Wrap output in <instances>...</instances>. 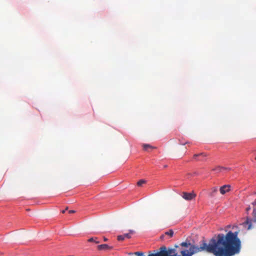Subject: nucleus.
I'll return each instance as SVG.
<instances>
[{"mask_svg": "<svg viewBox=\"0 0 256 256\" xmlns=\"http://www.w3.org/2000/svg\"><path fill=\"white\" fill-rule=\"evenodd\" d=\"M238 232H228L226 234H218L216 238H212L207 244L202 241L200 246H192L190 250H183L180 254L175 256H192L194 254L205 251L215 256H234L239 254L241 249V242L238 238Z\"/></svg>", "mask_w": 256, "mask_h": 256, "instance_id": "obj_1", "label": "nucleus"}, {"mask_svg": "<svg viewBox=\"0 0 256 256\" xmlns=\"http://www.w3.org/2000/svg\"><path fill=\"white\" fill-rule=\"evenodd\" d=\"M252 215L253 219H251L248 217L246 218V220L244 222L242 225V226L247 230H250L252 228V223L256 222V209L254 208L252 210Z\"/></svg>", "mask_w": 256, "mask_h": 256, "instance_id": "obj_2", "label": "nucleus"}, {"mask_svg": "<svg viewBox=\"0 0 256 256\" xmlns=\"http://www.w3.org/2000/svg\"><path fill=\"white\" fill-rule=\"evenodd\" d=\"M175 250L174 249H168V250L158 252L156 254H151L148 255V256H175L176 254L173 255H170L171 254L174 253Z\"/></svg>", "mask_w": 256, "mask_h": 256, "instance_id": "obj_3", "label": "nucleus"}, {"mask_svg": "<svg viewBox=\"0 0 256 256\" xmlns=\"http://www.w3.org/2000/svg\"><path fill=\"white\" fill-rule=\"evenodd\" d=\"M196 196V194L194 192L188 193L186 192H184L182 193V197L186 200H190L194 198Z\"/></svg>", "mask_w": 256, "mask_h": 256, "instance_id": "obj_4", "label": "nucleus"}, {"mask_svg": "<svg viewBox=\"0 0 256 256\" xmlns=\"http://www.w3.org/2000/svg\"><path fill=\"white\" fill-rule=\"evenodd\" d=\"M230 185H224L223 186H221L220 188V194H224L226 192H228L230 191Z\"/></svg>", "mask_w": 256, "mask_h": 256, "instance_id": "obj_5", "label": "nucleus"}, {"mask_svg": "<svg viewBox=\"0 0 256 256\" xmlns=\"http://www.w3.org/2000/svg\"><path fill=\"white\" fill-rule=\"evenodd\" d=\"M112 246H110L107 244H102L98 245V250H112Z\"/></svg>", "mask_w": 256, "mask_h": 256, "instance_id": "obj_6", "label": "nucleus"}, {"mask_svg": "<svg viewBox=\"0 0 256 256\" xmlns=\"http://www.w3.org/2000/svg\"><path fill=\"white\" fill-rule=\"evenodd\" d=\"M174 231L172 230H170L168 232H166L164 234L160 236V239L164 240L166 236H168L170 238L174 236Z\"/></svg>", "mask_w": 256, "mask_h": 256, "instance_id": "obj_7", "label": "nucleus"}, {"mask_svg": "<svg viewBox=\"0 0 256 256\" xmlns=\"http://www.w3.org/2000/svg\"><path fill=\"white\" fill-rule=\"evenodd\" d=\"M218 192V188L217 187H212V188L208 194V195L210 197L212 198L216 196V194Z\"/></svg>", "mask_w": 256, "mask_h": 256, "instance_id": "obj_8", "label": "nucleus"}, {"mask_svg": "<svg viewBox=\"0 0 256 256\" xmlns=\"http://www.w3.org/2000/svg\"><path fill=\"white\" fill-rule=\"evenodd\" d=\"M142 146L143 147V149L144 150L148 151V152H150V150H151L154 148H156L155 147H154L149 144H142Z\"/></svg>", "mask_w": 256, "mask_h": 256, "instance_id": "obj_9", "label": "nucleus"}, {"mask_svg": "<svg viewBox=\"0 0 256 256\" xmlns=\"http://www.w3.org/2000/svg\"><path fill=\"white\" fill-rule=\"evenodd\" d=\"M131 238V236L130 234H126L124 235H120L118 236V240L119 241L124 240L126 238Z\"/></svg>", "mask_w": 256, "mask_h": 256, "instance_id": "obj_10", "label": "nucleus"}, {"mask_svg": "<svg viewBox=\"0 0 256 256\" xmlns=\"http://www.w3.org/2000/svg\"><path fill=\"white\" fill-rule=\"evenodd\" d=\"M206 154L204 152H202L198 154H195L194 155V158L196 160H202V159L198 158L199 156H202V157H206Z\"/></svg>", "mask_w": 256, "mask_h": 256, "instance_id": "obj_11", "label": "nucleus"}, {"mask_svg": "<svg viewBox=\"0 0 256 256\" xmlns=\"http://www.w3.org/2000/svg\"><path fill=\"white\" fill-rule=\"evenodd\" d=\"M180 246L186 248H188V250H190V248L192 247V246H196L194 244H191L190 242H182L180 244Z\"/></svg>", "mask_w": 256, "mask_h": 256, "instance_id": "obj_12", "label": "nucleus"}, {"mask_svg": "<svg viewBox=\"0 0 256 256\" xmlns=\"http://www.w3.org/2000/svg\"><path fill=\"white\" fill-rule=\"evenodd\" d=\"M222 166H218L215 168H212V170L215 172L216 173H219L222 172Z\"/></svg>", "mask_w": 256, "mask_h": 256, "instance_id": "obj_13", "label": "nucleus"}, {"mask_svg": "<svg viewBox=\"0 0 256 256\" xmlns=\"http://www.w3.org/2000/svg\"><path fill=\"white\" fill-rule=\"evenodd\" d=\"M97 238H91L88 240V242H94L96 244H98L100 242L99 241H98Z\"/></svg>", "mask_w": 256, "mask_h": 256, "instance_id": "obj_14", "label": "nucleus"}, {"mask_svg": "<svg viewBox=\"0 0 256 256\" xmlns=\"http://www.w3.org/2000/svg\"><path fill=\"white\" fill-rule=\"evenodd\" d=\"M144 183H146V181L143 180H141L138 182L137 184L138 186H142Z\"/></svg>", "mask_w": 256, "mask_h": 256, "instance_id": "obj_15", "label": "nucleus"}, {"mask_svg": "<svg viewBox=\"0 0 256 256\" xmlns=\"http://www.w3.org/2000/svg\"><path fill=\"white\" fill-rule=\"evenodd\" d=\"M134 254L137 256H144V253L140 252H135Z\"/></svg>", "mask_w": 256, "mask_h": 256, "instance_id": "obj_16", "label": "nucleus"}, {"mask_svg": "<svg viewBox=\"0 0 256 256\" xmlns=\"http://www.w3.org/2000/svg\"><path fill=\"white\" fill-rule=\"evenodd\" d=\"M160 252H162V251H164V250H166V246H162L160 248Z\"/></svg>", "mask_w": 256, "mask_h": 256, "instance_id": "obj_17", "label": "nucleus"}, {"mask_svg": "<svg viewBox=\"0 0 256 256\" xmlns=\"http://www.w3.org/2000/svg\"><path fill=\"white\" fill-rule=\"evenodd\" d=\"M222 171L224 170H230V168H227V167H223L222 166Z\"/></svg>", "mask_w": 256, "mask_h": 256, "instance_id": "obj_18", "label": "nucleus"}, {"mask_svg": "<svg viewBox=\"0 0 256 256\" xmlns=\"http://www.w3.org/2000/svg\"><path fill=\"white\" fill-rule=\"evenodd\" d=\"M75 212H75L74 210H70L68 212H69L70 214L74 213Z\"/></svg>", "mask_w": 256, "mask_h": 256, "instance_id": "obj_19", "label": "nucleus"}, {"mask_svg": "<svg viewBox=\"0 0 256 256\" xmlns=\"http://www.w3.org/2000/svg\"><path fill=\"white\" fill-rule=\"evenodd\" d=\"M134 231L132 230H130V232L128 234H130H130H132L134 233Z\"/></svg>", "mask_w": 256, "mask_h": 256, "instance_id": "obj_20", "label": "nucleus"}, {"mask_svg": "<svg viewBox=\"0 0 256 256\" xmlns=\"http://www.w3.org/2000/svg\"><path fill=\"white\" fill-rule=\"evenodd\" d=\"M180 144L184 145V144H188V142H184V143L180 142Z\"/></svg>", "mask_w": 256, "mask_h": 256, "instance_id": "obj_21", "label": "nucleus"}, {"mask_svg": "<svg viewBox=\"0 0 256 256\" xmlns=\"http://www.w3.org/2000/svg\"><path fill=\"white\" fill-rule=\"evenodd\" d=\"M254 206L256 205V200L252 203Z\"/></svg>", "mask_w": 256, "mask_h": 256, "instance_id": "obj_22", "label": "nucleus"}, {"mask_svg": "<svg viewBox=\"0 0 256 256\" xmlns=\"http://www.w3.org/2000/svg\"><path fill=\"white\" fill-rule=\"evenodd\" d=\"M66 212V210H64L62 211V212L64 214Z\"/></svg>", "mask_w": 256, "mask_h": 256, "instance_id": "obj_23", "label": "nucleus"}, {"mask_svg": "<svg viewBox=\"0 0 256 256\" xmlns=\"http://www.w3.org/2000/svg\"><path fill=\"white\" fill-rule=\"evenodd\" d=\"M104 241L106 242V241L108 240V239L106 238H104Z\"/></svg>", "mask_w": 256, "mask_h": 256, "instance_id": "obj_24", "label": "nucleus"}, {"mask_svg": "<svg viewBox=\"0 0 256 256\" xmlns=\"http://www.w3.org/2000/svg\"><path fill=\"white\" fill-rule=\"evenodd\" d=\"M68 207H66L64 210H66V211L68 210Z\"/></svg>", "mask_w": 256, "mask_h": 256, "instance_id": "obj_25", "label": "nucleus"}, {"mask_svg": "<svg viewBox=\"0 0 256 256\" xmlns=\"http://www.w3.org/2000/svg\"><path fill=\"white\" fill-rule=\"evenodd\" d=\"M254 194H256V192H254Z\"/></svg>", "mask_w": 256, "mask_h": 256, "instance_id": "obj_26", "label": "nucleus"}, {"mask_svg": "<svg viewBox=\"0 0 256 256\" xmlns=\"http://www.w3.org/2000/svg\"><path fill=\"white\" fill-rule=\"evenodd\" d=\"M255 159H256V158H255Z\"/></svg>", "mask_w": 256, "mask_h": 256, "instance_id": "obj_27", "label": "nucleus"}]
</instances>
